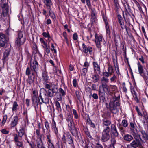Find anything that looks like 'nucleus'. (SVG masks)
I'll use <instances>...</instances> for the list:
<instances>
[{"label":"nucleus","instance_id":"obj_1","mask_svg":"<svg viewBox=\"0 0 148 148\" xmlns=\"http://www.w3.org/2000/svg\"><path fill=\"white\" fill-rule=\"evenodd\" d=\"M16 129L17 132V134H14V141L16 146L19 147H22L23 143L22 142L20 141V138H21L20 140H21L23 136L26 138L27 137V135L26 133L27 130L26 127L23 125L21 126L18 131H17L16 127Z\"/></svg>","mask_w":148,"mask_h":148},{"label":"nucleus","instance_id":"obj_2","mask_svg":"<svg viewBox=\"0 0 148 148\" xmlns=\"http://www.w3.org/2000/svg\"><path fill=\"white\" fill-rule=\"evenodd\" d=\"M134 140L130 143L127 145V148H136L141 145V142H143L141 135L139 134L132 135Z\"/></svg>","mask_w":148,"mask_h":148},{"label":"nucleus","instance_id":"obj_3","mask_svg":"<svg viewBox=\"0 0 148 148\" xmlns=\"http://www.w3.org/2000/svg\"><path fill=\"white\" fill-rule=\"evenodd\" d=\"M23 32L18 31V37L15 41L16 45L18 47H20L23 45L25 41V38L23 36Z\"/></svg>","mask_w":148,"mask_h":148},{"label":"nucleus","instance_id":"obj_4","mask_svg":"<svg viewBox=\"0 0 148 148\" xmlns=\"http://www.w3.org/2000/svg\"><path fill=\"white\" fill-rule=\"evenodd\" d=\"M62 140L63 143L65 144H66L67 142H68L69 144L72 145L73 143V140L71 135L69 132L64 134L62 137Z\"/></svg>","mask_w":148,"mask_h":148},{"label":"nucleus","instance_id":"obj_5","mask_svg":"<svg viewBox=\"0 0 148 148\" xmlns=\"http://www.w3.org/2000/svg\"><path fill=\"white\" fill-rule=\"evenodd\" d=\"M110 130L109 128H106V130L103 129L101 137V140L103 142H106L108 141L110 138Z\"/></svg>","mask_w":148,"mask_h":148},{"label":"nucleus","instance_id":"obj_6","mask_svg":"<svg viewBox=\"0 0 148 148\" xmlns=\"http://www.w3.org/2000/svg\"><path fill=\"white\" fill-rule=\"evenodd\" d=\"M45 87L48 90H47L44 88H42L44 90L43 93V95L45 96H47L48 97H52L54 95V93H55L54 92L51 90V88H50V86L48 84H44Z\"/></svg>","mask_w":148,"mask_h":148},{"label":"nucleus","instance_id":"obj_7","mask_svg":"<svg viewBox=\"0 0 148 148\" xmlns=\"http://www.w3.org/2000/svg\"><path fill=\"white\" fill-rule=\"evenodd\" d=\"M130 133L132 135L138 134L137 129V126L134 122L131 121L129 125Z\"/></svg>","mask_w":148,"mask_h":148},{"label":"nucleus","instance_id":"obj_8","mask_svg":"<svg viewBox=\"0 0 148 148\" xmlns=\"http://www.w3.org/2000/svg\"><path fill=\"white\" fill-rule=\"evenodd\" d=\"M43 95L45 99H43L42 95L41 93L40 92V95L38 97V103L40 104H42V103H45L46 104L49 103V97H48L47 95H44L43 93Z\"/></svg>","mask_w":148,"mask_h":148},{"label":"nucleus","instance_id":"obj_9","mask_svg":"<svg viewBox=\"0 0 148 148\" xmlns=\"http://www.w3.org/2000/svg\"><path fill=\"white\" fill-rule=\"evenodd\" d=\"M120 105L114 104L113 103H109L110 109V111L113 113L116 114L119 111Z\"/></svg>","mask_w":148,"mask_h":148},{"label":"nucleus","instance_id":"obj_10","mask_svg":"<svg viewBox=\"0 0 148 148\" xmlns=\"http://www.w3.org/2000/svg\"><path fill=\"white\" fill-rule=\"evenodd\" d=\"M69 127L72 135L75 136L77 139L80 140V138L78 135V133L74 125Z\"/></svg>","mask_w":148,"mask_h":148},{"label":"nucleus","instance_id":"obj_11","mask_svg":"<svg viewBox=\"0 0 148 148\" xmlns=\"http://www.w3.org/2000/svg\"><path fill=\"white\" fill-rule=\"evenodd\" d=\"M103 38L101 36H98L97 34H95V41L97 47L101 48V44Z\"/></svg>","mask_w":148,"mask_h":148},{"label":"nucleus","instance_id":"obj_12","mask_svg":"<svg viewBox=\"0 0 148 148\" xmlns=\"http://www.w3.org/2000/svg\"><path fill=\"white\" fill-rule=\"evenodd\" d=\"M7 42V38L4 34L0 33V46L4 47Z\"/></svg>","mask_w":148,"mask_h":148},{"label":"nucleus","instance_id":"obj_13","mask_svg":"<svg viewBox=\"0 0 148 148\" xmlns=\"http://www.w3.org/2000/svg\"><path fill=\"white\" fill-rule=\"evenodd\" d=\"M19 118L18 116H14L12 119L11 123L10 124V127L11 128L16 127V125L18 123Z\"/></svg>","mask_w":148,"mask_h":148},{"label":"nucleus","instance_id":"obj_14","mask_svg":"<svg viewBox=\"0 0 148 148\" xmlns=\"http://www.w3.org/2000/svg\"><path fill=\"white\" fill-rule=\"evenodd\" d=\"M1 8L3 9L2 13L4 16H7L8 14L10 7L7 3H4L1 5Z\"/></svg>","mask_w":148,"mask_h":148},{"label":"nucleus","instance_id":"obj_15","mask_svg":"<svg viewBox=\"0 0 148 148\" xmlns=\"http://www.w3.org/2000/svg\"><path fill=\"white\" fill-rule=\"evenodd\" d=\"M31 69L32 71H34L36 73L38 70V63L36 60H34L32 64H30Z\"/></svg>","mask_w":148,"mask_h":148},{"label":"nucleus","instance_id":"obj_16","mask_svg":"<svg viewBox=\"0 0 148 148\" xmlns=\"http://www.w3.org/2000/svg\"><path fill=\"white\" fill-rule=\"evenodd\" d=\"M105 92L106 91L102 90L101 86H100L98 90L100 100L103 101H104L105 99Z\"/></svg>","mask_w":148,"mask_h":148},{"label":"nucleus","instance_id":"obj_17","mask_svg":"<svg viewBox=\"0 0 148 148\" xmlns=\"http://www.w3.org/2000/svg\"><path fill=\"white\" fill-rule=\"evenodd\" d=\"M103 127L104 129L106 130V128H109V130H110V128L109 126L111 124V122L106 118H104L103 120Z\"/></svg>","mask_w":148,"mask_h":148},{"label":"nucleus","instance_id":"obj_18","mask_svg":"<svg viewBox=\"0 0 148 148\" xmlns=\"http://www.w3.org/2000/svg\"><path fill=\"white\" fill-rule=\"evenodd\" d=\"M82 47L83 49V51L85 53H87L89 52L90 54H91L92 52V48L90 46L87 47L84 43L82 44Z\"/></svg>","mask_w":148,"mask_h":148},{"label":"nucleus","instance_id":"obj_19","mask_svg":"<svg viewBox=\"0 0 148 148\" xmlns=\"http://www.w3.org/2000/svg\"><path fill=\"white\" fill-rule=\"evenodd\" d=\"M110 130L113 135L116 137L118 136L119 134L117 131L116 126L114 124H112L111 126Z\"/></svg>","mask_w":148,"mask_h":148},{"label":"nucleus","instance_id":"obj_20","mask_svg":"<svg viewBox=\"0 0 148 148\" xmlns=\"http://www.w3.org/2000/svg\"><path fill=\"white\" fill-rule=\"evenodd\" d=\"M45 6L47 9H49L51 8L53 5L52 2L51 0H42Z\"/></svg>","mask_w":148,"mask_h":148},{"label":"nucleus","instance_id":"obj_21","mask_svg":"<svg viewBox=\"0 0 148 148\" xmlns=\"http://www.w3.org/2000/svg\"><path fill=\"white\" fill-rule=\"evenodd\" d=\"M66 120L68 123V127L74 125L73 120V116H71L70 114L67 115Z\"/></svg>","mask_w":148,"mask_h":148},{"label":"nucleus","instance_id":"obj_22","mask_svg":"<svg viewBox=\"0 0 148 148\" xmlns=\"http://www.w3.org/2000/svg\"><path fill=\"white\" fill-rule=\"evenodd\" d=\"M140 131L141 133L143 142L144 141H146L148 140V134L147 133L143 130H141Z\"/></svg>","mask_w":148,"mask_h":148},{"label":"nucleus","instance_id":"obj_23","mask_svg":"<svg viewBox=\"0 0 148 148\" xmlns=\"http://www.w3.org/2000/svg\"><path fill=\"white\" fill-rule=\"evenodd\" d=\"M50 86V88H51L53 92L55 93H56L58 91V86L57 84H55L52 83H50L49 84Z\"/></svg>","mask_w":148,"mask_h":148},{"label":"nucleus","instance_id":"obj_24","mask_svg":"<svg viewBox=\"0 0 148 148\" xmlns=\"http://www.w3.org/2000/svg\"><path fill=\"white\" fill-rule=\"evenodd\" d=\"M119 100L120 96L118 95L117 97L115 96L114 97H113L112 101L110 103H114V104L117 105V106L120 105Z\"/></svg>","mask_w":148,"mask_h":148},{"label":"nucleus","instance_id":"obj_25","mask_svg":"<svg viewBox=\"0 0 148 148\" xmlns=\"http://www.w3.org/2000/svg\"><path fill=\"white\" fill-rule=\"evenodd\" d=\"M133 138L131 135L126 134L124 136L123 139L125 141L130 142L133 139Z\"/></svg>","mask_w":148,"mask_h":148},{"label":"nucleus","instance_id":"obj_26","mask_svg":"<svg viewBox=\"0 0 148 148\" xmlns=\"http://www.w3.org/2000/svg\"><path fill=\"white\" fill-rule=\"evenodd\" d=\"M52 129L53 131L57 135L58 133V130L56 127V123L54 120L53 121L52 124Z\"/></svg>","mask_w":148,"mask_h":148},{"label":"nucleus","instance_id":"obj_27","mask_svg":"<svg viewBox=\"0 0 148 148\" xmlns=\"http://www.w3.org/2000/svg\"><path fill=\"white\" fill-rule=\"evenodd\" d=\"M42 77L43 79L45 82H47L48 80L49 77L47 75V73L45 69L42 71Z\"/></svg>","mask_w":148,"mask_h":148},{"label":"nucleus","instance_id":"obj_28","mask_svg":"<svg viewBox=\"0 0 148 148\" xmlns=\"http://www.w3.org/2000/svg\"><path fill=\"white\" fill-rule=\"evenodd\" d=\"M141 76L143 77L145 81L147 84H148V71L146 70V72L142 73Z\"/></svg>","mask_w":148,"mask_h":148},{"label":"nucleus","instance_id":"obj_29","mask_svg":"<svg viewBox=\"0 0 148 148\" xmlns=\"http://www.w3.org/2000/svg\"><path fill=\"white\" fill-rule=\"evenodd\" d=\"M93 64L94 66V70L97 71L98 73L100 74L101 73L100 68V66L98 65L97 62H93Z\"/></svg>","mask_w":148,"mask_h":148},{"label":"nucleus","instance_id":"obj_30","mask_svg":"<svg viewBox=\"0 0 148 148\" xmlns=\"http://www.w3.org/2000/svg\"><path fill=\"white\" fill-rule=\"evenodd\" d=\"M137 65L139 73L140 75H141L142 73L144 72L143 67L139 62H138L137 63Z\"/></svg>","mask_w":148,"mask_h":148},{"label":"nucleus","instance_id":"obj_31","mask_svg":"<svg viewBox=\"0 0 148 148\" xmlns=\"http://www.w3.org/2000/svg\"><path fill=\"white\" fill-rule=\"evenodd\" d=\"M37 146L38 148H44L45 147L41 139L37 140Z\"/></svg>","mask_w":148,"mask_h":148},{"label":"nucleus","instance_id":"obj_32","mask_svg":"<svg viewBox=\"0 0 148 148\" xmlns=\"http://www.w3.org/2000/svg\"><path fill=\"white\" fill-rule=\"evenodd\" d=\"M101 89L102 90L107 91L108 93V85L105 82H102L101 83Z\"/></svg>","mask_w":148,"mask_h":148},{"label":"nucleus","instance_id":"obj_33","mask_svg":"<svg viewBox=\"0 0 148 148\" xmlns=\"http://www.w3.org/2000/svg\"><path fill=\"white\" fill-rule=\"evenodd\" d=\"M122 3L127 11H131V10L130 6L125 1V0L123 1Z\"/></svg>","mask_w":148,"mask_h":148},{"label":"nucleus","instance_id":"obj_34","mask_svg":"<svg viewBox=\"0 0 148 148\" xmlns=\"http://www.w3.org/2000/svg\"><path fill=\"white\" fill-rule=\"evenodd\" d=\"M125 22L124 21L121 22L120 23L121 27L122 29H124L125 28L126 29V31H127V22L125 21Z\"/></svg>","mask_w":148,"mask_h":148},{"label":"nucleus","instance_id":"obj_35","mask_svg":"<svg viewBox=\"0 0 148 148\" xmlns=\"http://www.w3.org/2000/svg\"><path fill=\"white\" fill-rule=\"evenodd\" d=\"M65 88L64 87V90L61 88H60L59 89V92L61 94L60 97V98H58V99H59L58 100H62L61 95L63 96H64L66 95L65 92Z\"/></svg>","mask_w":148,"mask_h":148},{"label":"nucleus","instance_id":"obj_36","mask_svg":"<svg viewBox=\"0 0 148 148\" xmlns=\"http://www.w3.org/2000/svg\"><path fill=\"white\" fill-rule=\"evenodd\" d=\"M99 76L98 75L95 74L92 75L91 78L92 79L93 82L94 83H96L99 80Z\"/></svg>","mask_w":148,"mask_h":148},{"label":"nucleus","instance_id":"obj_37","mask_svg":"<svg viewBox=\"0 0 148 148\" xmlns=\"http://www.w3.org/2000/svg\"><path fill=\"white\" fill-rule=\"evenodd\" d=\"M49 11V15L53 19H55L56 18V16L54 13L51 11V8L49 9H47Z\"/></svg>","mask_w":148,"mask_h":148},{"label":"nucleus","instance_id":"obj_38","mask_svg":"<svg viewBox=\"0 0 148 148\" xmlns=\"http://www.w3.org/2000/svg\"><path fill=\"white\" fill-rule=\"evenodd\" d=\"M34 80V76L32 75H29L27 79L28 83L31 84L33 83Z\"/></svg>","mask_w":148,"mask_h":148},{"label":"nucleus","instance_id":"obj_39","mask_svg":"<svg viewBox=\"0 0 148 148\" xmlns=\"http://www.w3.org/2000/svg\"><path fill=\"white\" fill-rule=\"evenodd\" d=\"M38 97H32V99L33 102V104H36V106H38V98L37 99Z\"/></svg>","mask_w":148,"mask_h":148},{"label":"nucleus","instance_id":"obj_40","mask_svg":"<svg viewBox=\"0 0 148 148\" xmlns=\"http://www.w3.org/2000/svg\"><path fill=\"white\" fill-rule=\"evenodd\" d=\"M18 105L17 104L16 101H14L13 105V107L12 108V111H15L17 110V107H18Z\"/></svg>","mask_w":148,"mask_h":148},{"label":"nucleus","instance_id":"obj_41","mask_svg":"<svg viewBox=\"0 0 148 148\" xmlns=\"http://www.w3.org/2000/svg\"><path fill=\"white\" fill-rule=\"evenodd\" d=\"M55 106L56 107V109L57 110L59 111L61 109L60 104L58 101H55Z\"/></svg>","mask_w":148,"mask_h":148},{"label":"nucleus","instance_id":"obj_42","mask_svg":"<svg viewBox=\"0 0 148 148\" xmlns=\"http://www.w3.org/2000/svg\"><path fill=\"white\" fill-rule=\"evenodd\" d=\"M46 135L47 137L46 140L47 143L51 142V136L49 132H48L47 134Z\"/></svg>","mask_w":148,"mask_h":148},{"label":"nucleus","instance_id":"obj_43","mask_svg":"<svg viewBox=\"0 0 148 148\" xmlns=\"http://www.w3.org/2000/svg\"><path fill=\"white\" fill-rule=\"evenodd\" d=\"M122 125L124 127H126L128 125L127 121L125 119L123 120L121 122Z\"/></svg>","mask_w":148,"mask_h":148},{"label":"nucleus","instance_id":"obj_44","mask_svg":"<svg viewBox=\"0 0 148 148\" xmlns=\"http://www.w3.org/2000/svg\"><path fill=\"white\" fill-rule=\"evenodd\" d=\"M45 125L46 130H47V132H50V126L49 124L47 121H46L45 122Z\"/></svg>","mask_w":148,"mask_h":148},{"label":"nucleus","instance_id":"obj_45","mask_svg":"<svg viewBox=\"0 0 148 148\" xmlns=\"http://www.w3.org/2000/svg\"><path fill=\"white\" fill-rule=\"evenodd\" d=\"M108 71V72L110 74V75H112V73L114 72L112 66L111 65L109 66Z\"/></svg>","mask_w":148,"mask_h":148},{"label":"nucleus","instance_id":"obj_46","mask_svg":"<svg viewBox=\"0 0 148 148\" xmlns=\"http://www.w3.org/2000/svg\"><path fill=\"white\" fill-rule=\"evenodd\" d=\"M118 17V22L119 23H121V22L124 21L125 20V18H124V20H123V18L121 16V15H120L119 14L117 16Z\"/></svg>","mask_w":148,"mask_h":148},{"label":"nucleus","instance_id":"obj_47","mask_svg":"<svg viewBox=\"0 0 148 148\" xmlns=\"http://www.w3.org/2000/svg\"><path fill=\"white\" fill-rule=\"evenodd\" d=\"M9 52L8 51H6L4 53L3 56V58L5 59L9 55Z\"/></svg>","mask_w":148,"mask_h":148},{"label":"nucleus","instance_id":"obj_48","mask_svg":"<svg viewBox=\"0 0 148 148\" xmlns=\"http://www.w3.org/2000/svg\"><path fill=\"white\" fill-rule=\"evenodd\" d=\"M72 111L74 116V118L75 119H78V115L76 110L73 109L72 110Z\"/></svg>","mask_w":148,"mask_h":148},{"label":"nucleus","instance_id":"obj_49","mask_svg":"<svg viewBox=\"0 0 148 148\" xmlns=\"http://www.w3.org/2000/svg\"><path fill=\"white\" fill-rule=\"evenodd\" d=\"M109 80V79L106 77V78L105 77H103L101 79V83L102 82H105L106 83H108Z\"/></svg>","mask_w":148,"mask_h":148},{"label":"nucleus","instance_id":"obj_50","mask_svg":"<svg viewBox=\"0 0 148 148\" xmlns=\"http://www.w3.org/2000/svg\"><path fill=\"white\" fill-rule=\"evenodd\" d=\"M114 1L115 6L117 9H118L119 8V5L118 3V0H114Z\"/></svg>","mask_w":148,"mask_h":148},{"label":"nucleus","instance_id":"obj_51","mask_svg":"<svg viewBox=\"0 0 148 148\" xmlns=\"http://www.w3.org/2000/svg\"><path fill=\"white\" fill-rule=\"evenodd\" d=\"M110 88L112 91H116L117 90V88L115 85H110Z\"/></svg>","mask_w":148,"mask_h":148},{"label":"nucleus","instance_id":"obj_52","mask_svg":"<svg viewBox=\"0 0 148 148\" xmlns=\"http://www.w3.org/2000/svg\"><path fill=\"white\" fill-rule=\"evenodd\" d=\"M50 46H49L47 47L43 48L45 52L47 53V54H49L50 52Z\"/></svg>","mask_w":148,"mask_h":148},{"label":"nucleus","instance_id":"obj_53","mask_svg":"<svg viewBox=\"0 0 148 148\" xmlns=\"http://www.w3.org/2000/svg\"><path fill=\"white\" fill-rule=\"evenodd\" d=\"M122 49L123 51V53H124V55L126 57V47H125V48L124 47V44H122Z\"/></svg>","mask_w":148,"mask_h":148},{"label":"nucleus","instance_id":"obj_54","mask_svg":"<svg viewBox=\"0 0 148 148\" xmlns=\"http://www.w3.org/2000/svg\"><path fill=\"white\" fill-rule=\"evenodd\" d=\"M42 35L45 37H47L48 39L50 38V36L49 33L44 32L42 33Z\"/></svg>","mask_w":148,"mask_h":148},{"label":"nucleus","instance_id":"obj_55","mask_svg":"<svg viewBox=\"0 0 148 148\" xmlns=\"http://www.w3.org/2000/svg\"><path fill=\"white\" fill-rule=\"evenodd\" d=\"M117 125L121 132H123L125 131L123 127L120 124H119V126L118 125Z\"/></svg>","mask_w":148,"mask_h":148},{"label":"nucleus","instance_id":"obj_56","mask_svg":"<svg viewBox=\"0 0 148 148\" xmlns=\"http://www.w3.org/2000/svg\"><path fill=\"white\" fill-rule=\"evenodd\" d=\"M75 94L77 99L78 100H80L81 97L79 94V92L78 91H76L75 92Z\"/></svg>","mask_w":148,"mask_h":148},{"label":"nucleus","instance_id":"obj_57","mask_svg":"<svg viewBox=\"0 0 148 148\" xmlns=\"http://www.w3.org/2000/svg\"><path fill=\"white\" fill-rule=\"evenodd\" d=\"M31 69L29 67H28L26 70V74L27 75H29L30 73Z\"/></svg>","mask_w":148,"mask_h":148},{"label":"nucleus","instance_id":"obj_58","mask_svg":"<svg viewBox=\"0 0 148 148\" xmlns=\"http://www.w3.org/2000/svg\"><path fill=\"white\" fill-rule=\"evenodd\" d=\"M7 119V116L6 115H5L3 117L2 123L3 124H4Z\"/></svg>","mask_w":148,"mask_h":148},{"label":"nucleus","instance_id":"obj_59","mask_svg":"<svg viewBox=\"0 0 148 148\" xmlns=\"http://www.w3.org/2000/svg\"><path fill=\"white\" fill-rule=\"evenodd\" d=\"M63 35L64 38L66 40V42L67 43H68V39L66 37V33L65 32H64L63 33Z\"/></svg>","mask_w":148,"mask_h":148},{"label":"nucleus","instance_id":"obj_60","mask_svg":"<svg viewBox=\"0 0 148 148\" xmlns=\"http://www.w3.org/2000/svg\"><path fill=\"white\" fill-rule=\"evenodd\" d=\"M48 148H54V146L51 142L48 143Z\"/></svg>","mask_w":148,"mask_h":148},{"label":"nucleus","instance_id":"obj_61","mask_svg":"<svg viewBox=\"0 0 148 148\" xmlns=\"http://www.w3.org/2000/svg\"><path fill=\"white\" fill-rule=\"evenodd\" d=\"M106 33L109 34H110V31L109 29L108 25H106Z\"/></svg>","mask_w":148,"mask_h":148},{"label":"nucleus","instance_id":"obj_62","mask_svg":"<svg viewBox=\"0 0 148 148\" xmlns=\"http://www.w3.org/2000/svg\"><path fill=\"white\" fill-rule=\"evenodd\" d=\"M92 143H89L87 144L84 148H93L92 146Z\"/></svg>","mask_w":148,"mask_h":148},{"label":"nucleus","instance_id":"obj_63","mask_svg":"<svg viewBox=\"0 0 148 148\" xmlns=\"http://www.w3.org/2000/svg\"><path fill=\"white\" fill-rule=\"evenodd\" d=\"M103 75L105 77L107 78L109 77L110 75V74L107 72H104L103 73Z\"/></svg>","mask_w":148,"mask_h":148},{"label":"nucleus","instance_id":"obj_64","mask_svg":"<svg viewBox=\"0 0 148 148\" xmlns=\"http://www.w3.org/2000/svg\"><path fill=\"white\" fill-rule=\"evenodd\" d=\"M95 147L96 148H103L102 145L99 143H96Z\"/></svg>","mask_w":148,"mask_h":148}]
</instances>
